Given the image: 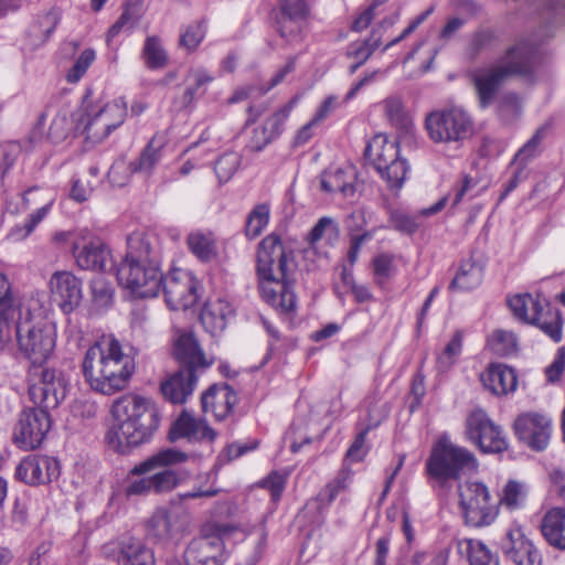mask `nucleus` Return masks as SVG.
<instances>
[{"instance_id":"f257e3e1","label":"nucleus","mask_w":565,"mask_h":565,"mask_svg":"<svg viewBox=\"0 0 565 565\" xmlns=\"http://www.w3.org/2000/svg\"><path fill=\"white\" fill-rule=\"evenodd\" d=\"M15 335L19 351L31 363L30 399L45 407H57L66 396V384L55 370L44 366L55 348L54 326L41 319L26 318L17 322Z\"/></svg>"},{"instance_id":"f03ea898","label":"nucleus","mask_w":565,"mask_h":565,"mask_svg":"<svg viewBox=\"0 0 565 565\" xmlns=\"http://www.w3.org/2000/svg\"><path fill=\"white\" fill-rule=\"evenodd\" d=\"M161 264L157 236L136 231L127 237L126 255L116 268L118 284L138 298L157 297L162 284Z\"/></svg>"},{"instance_id":"7ed1b4c3","label":"nucleus","mask_w":565,"mask_h":565,"mask_svg":"<svg viewBox=\"0 0 565 565\" xmlns=\"http://www.w3.org/2000/svg\"><path fill=\"white\" fill-rule=\"evenodd\" d=\"M117 420L105 435V441L114 451L126 455L135 447L149 443L159 428L160 412L156 404L137 394H125L111 405Z\"/></svg>"},{"instance_id":"20e7f679","label":"nucleus","mask_w":565,"mask_h":565,"mask_svg":"<svg viewBox=\"0 0 565 565\" xmlns=\"http://www.w3.org/2000/svg\"><path fill=\"white\" fill-rule=\"evenodd\" d=\"M135 359L125 353L113 335L90 345L82 361V373L89 387L104 395L125 390L135 373Z\"/></svg>"},{"instance_id":"39448f33","label":"nucleus","mask_w":565,"mask_h":565,"mask_svg":"<svg viewBox=\"0 0 565 565\" xmlns=\"http://www.w3.org/2000/svg\"><path fill=\"white\" fill-rule=\"evenodd\" d=\"M294 252L287 249L280 237L269 234L259 244L257 276L262 298L282 313L296 308V295L288 279Z\"/></svg>"},{"instance_id":"423d86ee","label":"nucleus","mask_w":565,"mask_h":565,"mask_svg":"<svg viewBox=\"0 0 565 565\" xmlns=\"http://www.w3.org/2000/svg\"><path fill=\"white\" fill-rule=\"evenodd\" d=\"M539 46L529 40L520 41L510 47L501 57L500 64L492 67L479 68L471 73L479 106L489 107L503 81L510 76L532 78L534 68L540 60Z\"/></svg>"},{"instance_id":"0eeeda50","label":"nucleus","mask_w":565,"mask_h":565,"mask_svg":"<svg viewBox=\"0 0 565 565\" xmlns=\"http://www.w3.org/2000/svg\"><path fill=\"white\" fill-rule=\"evenodd\" d=\"M126 117L127 103L124 97L104 102L95 100L90 94H86L83 98L82 113L76 119L75 131L98 143L119 128Z\"/></svg>"},{"instance_id":"6e6552de","label":"nucleus","mask_w":565,"mask_h":565,"mask_svg":"<svg viewBox=\"0 0 565 565\" xmlns=\"http://www.w3.org/2000/svg\"><path fill=\"white\" fill-rule=\"evenodd\" d=\"M218 492V489L199 487L171 498L168 507L158 508L148 520V539L158 543H166L174 539L184 531L188 523L184 503L192 499L213 498Z\"/></svg>"},{"instance_id":"1a4fd4ad","label":"nucleus","mask_w":565,"mask_h":565,"mask_svg":"<svg viewBox=\"0 0 565 565\" xmlns=\"http://www.w3.org/2000/svg\"><path fill=\"white\" fill-rule=\"evenodd\" d=\"M235 530L228 523H204L200 536L193 539L184 551L185 565H223L228 558L224 539Z\"/></svg>"},{"instance_id":"9d476101","label":"nucleus","mask_w":565,"mask_h":565,"mask_svg":"<svg viewBox=\"0 0 565 565\" xmlns=\"http://www.w3.org/2000/svg\"><path fill=\"white\" fill-rule=\"evenodd\" d=\"M472 452L447 440H440L433 449L426 468L430 477L445 486L449 480H457L461 473L477 469Z\"/></svg>"},{"instance_id":"9b49d317","label":"nucleus","mask_w":565,"mask_h":565,"mask_svg":"<svg viewBox=\"0 0 565 565\" xmlns=\"http://www.w3.org/2000/svg\"><path fill=\"white\" fill-rule=\"evenodd\" d=\"M508 306L518 320L536 326L554 342L562 340L561 313L547 302L543 305L531 294H520L508 298Z\"/></svg>"},{"instance_id":"f8f14e48","label":"nucleus","mask_w":565,"mask_h":565,"mask_svg":"<svg viewBox=\"0 0 565 565\" xmlns=\"http://www.w3.org/2000/svg\"><path fill=\"white\" fill-rule=\"evenodd\" d=\"M459 505L465 522L469 526L482 527L494 522L498 516V502L493 501L488 487L478 481L458 484Z\"/></svg>"},{"instance_id":"ddd939ff","label":"nucleus","mask_w":565,"mask_h":565,"mask_svg":"<svg viewBox=\"0 0 565 565\" xmlns=\"http://www.w3.org/2000/svg\"><path fill=\"white\" fill-rule=\"evenodd\" d=\"M430 139L435 142H460L473 130V120L466 109L451 106L431 111L425 120Z\"/></svg>"},{"instance_id":"4468645a","label":"nucleus","mask_w":565,"mask_h":565,"mask_svg":"<svg viewBox=\"0 0 565 565\" xmlns=\"http://www.w3.org/2000/svg\"><path fill=\"white\" fill-rule=\"evenodd\" d=\"M33 403L38 407L22 411L13 428V441L23 450H32L41 446L51 428V418L47 411L52 407Z\"/></svg>"},{"instance_id":"2eb2a0df","label":"nucleus","mask_w":565,"mask_h":565,"mask_svg":"<svg viewBox=\"0 0 565 565\" xmlns=\"http://www.w3.org/2000/svg\"><path fill=\"white\" fill-rule=\"evenodd\" d=\"M199 287V280L189 270L173 269L169 275H162L161 290L172 310L192 308L200 298Z\"/></svg>"},{"instance_id":"dca6fc26","label":"nucleus","mask_w":565,"mask_h":565,"mask_svg":"<svg viewBox=\"0 0 565 565\" xmlns=\"http://www.w3.org/2000/svg\"><path fill=\"white\" fill-rule=\"evenodd\" d=\"M516 439L534 451L547 448L552 431V419L541 413L525 412L516 416L513 423Z\"/></svg>"},{"instance_id":"f3484780","label":"nucleus","mask_w":565,"mask_h":565,"mask_svg":"<svg viewBox=\"0 0 565 565\" xmlns=\"http://www.w3.org/2000/svg\"><path fill=\"white\" fill-rule=\"evenodd\" d=\"M467 435L483 452H502L509 446L501 427L495 425L481 409L472 412L468 417Z\"/></svg>"},{"instance_id":"a211bd4d","label":"nucleus","mask_w":565,"mask_h":565,"mask_svg":"<svg viewBox=\"0 0 565 565\" xmlns=\"http://www.w3.org/2000/svg\"><path fill=\"white\" fill-rule=\"evenodd\" d=\"M503 555L515 565H541L542 555L519 524H511L500 540Z\"/></svg>"},{"instance_id":"6ab92c4d","label":"nucleus","mask_w":565,"mask_h":565,"mask_svg":"<svg viewBox=\"0 0 565 565\" xmlns=\"http://www.w3.org/2000/svg\"><path fill=\"white\" fill-rule=\"evenodd\" d=\"M60 476L58 461L50 456L25 457L15 469V477L30 486L45 484Z\"/></svg>"},{"instance_id":"aec40b11","label":"nucleus","mask_w":565,"mask_h":565,"mask_svg":"<svg viewBox=\"0 0 565 565\" xmlns=\"http://www.w3.org/2000/svg\"><path fill=\"white\" fill-rule=\"evenodd\" d=\"M53 300L64 313L72 312L82 300V282L68 271H57L50 279Z\"/></svg>"},{"instance_id":"412c9836","label":"nucleus","mask_w":565,"mask_h":565,"mask_svg":"<svg viewBox=\"0 0 565 565\" xmlns=\"http://www.w3.org/2000/svg\"><path fill=\"white\" fill-rule=\"evenodd\" d=\"M291 109L292 102L275 111L262 126L254 128L247 147L253 151L259 152L277 139L284 130V125Z\"/></svg>"},{"instance_id":"4be33fe9","label":"nucleus","mask_w":565,"mask_h":565,"mask_svg":"<svg viewBox=\"0 0 565 565\" xmlns=\"http://www.w3.org/2000/svg\"><path fill=\"white\" fill-rule=\"evenodd\" d=\"M174 356L181 365L180 370H191L194 374L199 370L207 369L212 362L207 361L196 339L191 333H182L174 343Z\"/></svg>"},{"instance_id":"5701e85b","label":"nucleus","mask_w":565,"mask_h":565,"mask_svg":"<svg viewBox=\"0 0 565 565\" xmlns=\"http://www.w3.org/2000/svg\"><path fill=\"white\" fill-rule=\"evenodd\" d=\"M74 256L77 265L85 270L106 271L108 267L113 268L110 250L98 239L90 241L82 247L76 244Z\"/></svg>"},{"instance_id":"b1692460","label":"nucleus","mask_w":565,"mask_h":565,"mask_svg":"<svg viewBox=\"0 0 565 565\" xmlns=\"http://www.w3.org/2000/svg\"><path fill=\"white\" fill-rule=\"evenodd\" d=\"M198 375L191 370H179L160 385L163 397L172 404H183L192 395Z\"/></svg>"},{"instance_id":"393cba45","label":"nucleus","mask_w":565,"mask_h":565,"mask_svg":"<svg viewBox=\"0 0 565 565\" xmlns=\"http://www.w3.org/2000/svg\"><path fill=\"white\" fill-rule=\"evenodd\" d=\"M214 431L202 420L194 418L188 411H183L173 422L169 430V439L175 441L185 438L189 441H198L202 439H214Z\"/></svg>"},{"instance_id":"a878e982","label":"nucleus","mask_w":565,"mask_h":565,"mask_svg":"<svg viewBox=\"0 0 565 565\" xmlns=\"http://www.w3.org/2000/svg\"><path fill=\"white\" fill-rule=\"evenodd\" d=\"M310 10L279 9L275 28L278 34L288 43L298 42L308 25Z\"/></svg>"},{"instance_id":"bb28decb","label":"nucleus","mask_w":565,"mask_h":565,"mask_svg":"<svg viewBox=\"0 0 565 565\" xmlns=\"http://www.w3.org/2000/svg\"><path fill=\"white\" fill-rule=\"evenodd\" d=\"M238 402L236 392L227 384L212 385L201 397L202 407L206 411L213 407L218 420H223Z\"/></svg>"},{"instance_id":"cd10ccee","label":"nucleus","mask_w":565,"mask_h":565,"mask_svg":"<svg viewBox=\"0 0 565 565\" xmlns=\"http://www.w3.org/2000/svg\"><path fill=\"white\" fill-rule=\"evenodd\" d=\"M233 317V306L223 298L207 301L201 311V321L213 335L223 332Z\"/></svg>"},{"instance_id":"c85d7f7f","label":"nucleus","mask_w":565,"mask_h":565,"mask_svg":"<svg viewBox=\"0 0 565 565\" xmlns=\"http://www.w3.org/2000/svg\"><path fill=\"white\" fill-rule=\"evenodd\" d=\"M399 146L396 140H391L383 134L375 135L366 145L364 156L380 173L386 171L388 166L384 162L388 159H398Z\"/></svg>"},{"instance_id":"c756f323","label":"nucleus","mask_w":565,"mask_h":565,"mask_svg":"<svg viewBox=\"0 0 565 565\" xmlns=\"http://www.w3.org/2000/svg\"><path fill=\"white\" fill-rule=\"evenodd\" d=\"M484 388L494 395H504L513 392L518 385L513 369L501 364H491L480 376Z\"/></svg>"},{"instance_id":"7c9ffc66","label":"nucleus","mask_w":565,"mask_h":565,"mask_svg":"<svg viewBox=\"0 0 565 565\" xmlns=\"http://www.w3.org/2000/svg\"><path fill=\"white\" fill-rule=\"evenodd\" d=\"M541 532L550 545L565 550V508H552L542 519Z\"/></svg>"},{"instance_id":"2f4dec72","label":"nucleus","mask_w":565,"mask_h":565,"mask_svg":"<svg viewBox=\"0 0 565 565\" xmlns=\"http://www.w3.org/2000/svg\"><path fill=\"white\" fill-rule=\"evenodd\" d=\"M61 20V12L56 8L39 14L26 31L30 45L34 49L43 45L56 29Z\"/></svg>"},{"instance_id":"473e14b6","label":"nucleus","mask_w":565,"mask_h":565,"mask_svg":"<svg viewBox=\"0 0 565 565\" xmlns=\"http://www.w3.org/2000/svg\"><path fill=\"white\" fill-rule=\"evenodd\" d=\"M119 565H154L153 552L140 540L128 539L120 542L117 556Z\"/></svg>"},{"instance_id":"72a5a7b5","label":"nucleus","mask_w":565,"mask_h":565,"mask_svg":"<svg viewBox=\"0 0 565 565\" xmlns=\"http://www.w3.org/2000/svg\"><path fill=\"white\" fill-rule=\"evenodd\" d=\"M214 77L203 67L191 68L185 77L186 87L181 97L183 107H190L199 96H202L207 85L212 83Z\"/></svg>"},{"instance_id":"f704fd0d","label":"nucleus","mask_w":565,"mask_h":565,"mask_svg":"<svg viewBox=\"0 0 565 565\" xmlns=\"http://www.w3.org/2000/svg\"><path fill=\"white\" fill-rule=\"evenodd\" d=\"M458 552L466 555L470 565H499V557L484 543L472 539H462L457 543Z\"/></svg>"},{"instance_id":"c9c22d12","label":"nucleus","mask_w":565,"mask_h":565,"mask_svg":"<svg viewBox=\"0 0 565 565\" xmlns=\"http://www.w3.org/2000/svg\"><path fill=\"white\" fill-rule=\"evenodd\" d=\"M186 244L191 253L203 263L211 262L217 255L216 242L210 232L195 231L190 233Z\"/></svg>"},{"instance_id":"e433bc0d","label":"nucleus","mask_w":565,"mask_h":565,"mask_svg":"<svg viewBox=\"0 0 565 565\" xmlns=\"http://www.w3.org/2000/svg\"><path fill=\"white\" fill-rule=\"evenodd\" d=\"M186 459L188 455L183 451L172 448L163 449L153 455L152 457L148 458L147 460L142 461L141 463L135 466L131 469V475H145L158 467L184 462Z\"/></svg>"},{"instance_id":"4c0bfd02","label":"nucleus","mask_w":565,"mask_h":565,"mask_svg":"<svg viewBox=\"0 0 565 565\" xmlns=\"http://www.w3.org/2000/svg\"><path fill=\"white\" fill-rule=\"evenodd\" d=\"M483 279L482 268L475 263L463 262L449 285L451 291H468L477 288Z\"/></svg>"},{"instance_id":"58836bf2","label":"nucleus","mask_w":565,"mask_h":565,"mask_svg":"<svg viewBox=\"0 0 565 565\" xmlns=\"http://www.w3.org/2000/svg\"><path fill=\"white\" fill-rule=\"evenodd\" d=\"M385 414L379 413L375 407L369 408L367 424L355 436L354 441L347 451V457L352 461H360L366 454L364 444L370 430L376 428L384 419Z\"/></svg>"},{"instance_id":"ea45409f","label":"nucleus","mask_w":565,"mask_h":565,"mask_svg":"<svg viewBox=\"0 0 565 565\" xmlns=\"http://www.w3.org/2000/svg\"><path fill=\"white\" fill-rule=\"evenodd\" d=\"M380 44L381 34L373 40L369 38L350 43L347 47V56L355 60V62L349 67V74H354L371 57Z\"/></svg>"},{"instance_id":"a19ab883","label":"nucleus","mask_w":565,"mask_h":565,"mask_svg":"<svg viewBox=\"0 0 565 565\" xmlns=\"http://www.w3.org/2000/svg\"><path fill=\"white\" fill-rule=\"evenodd\" d=\"M320 188L328 193L341 192L344 196H351L355 192L352 178H347L342 170L324 172L320 179Z\"/></svg>"},{"instance_id":"79ce46f5","label":"nucleus","mask_w":565,"mask_h":565,"mask_svg":"<svg viewBox=\"0 0 565 565\" xmlns=\"http://www.w3.org/2000/svg\"><path fill=\"white\" fill-rule=\"evenodd\" d=\"M142 56L149 70L163 68L168 63V54L161 44L160 38L157 35L146 38Z\"/></svg>"},{"instance_id":"37998d69","label":"nucleus","mask_w":565,"mask_h":565,"mask_svg":"<svg viewBox=\"0 0 565 565\" xmlns=\"http://www.w3.org/2000/svg\"><path fill=\"white\" fill-rule=\"evenodd\" d=\"M547 127L541 126L536 129L535 134L527 140L514 154L512 160V164L516 163L518 166H523L526 168L527 163L535 159L540 152V146L543 139L546 136Z\"/></svg>"},{"instance_id":"c03bdc74","label":"nucleus","mask_w":565,"mask_h":565,"mask_svg":"<svg viewBox=\"0 0 565 565\" xmlns=\"http://www.w3.org/2000/svg\"><path fill=\"white\" fill-rule=\"evenodd\" d=\"M206 28L203 21H194L180 30L179 47L188 53L194 52L204 40Z\"/></svg>"},{"instance_id":"a18cd8bd","label":"nucleus","mask_w":565,"mask_h":565,"mask_svg":"<svg viewBox=\"0 0 565 565\" xmlns=\"http://www.w3.org/2000/svg\"><path fill=\"white\" fill-rule=\"evenodd\" d=\"M384 166H388L387 170L379 174L386 181L388 188L399 190L409 170L407 161L398 154V159H388L384 162Z\"/></svg>"},{"instance_id":"49530a36","label":"nucleus","mask_w":565,"mask_h":565,"mask_svg":"<svg viewBox=\"0 0 565 565\" xmlns=\"http://www.w3.org/2000/svg\"><path fill=\"white\" fill-rule=\"evenodd\" d=\"M462 351V332L456 331L444 351L437 356L439 372H447L456 362Z\"/></svg>"},{"instance_id":"de8ad7c7","label":"nucleus","mask_w":565,"mask_h":565,"mask_svg":"<svg viewBox=\"0 0 565 565\" xmlns=\"http://www.w3.org/2000/svg\"><path fill=\"white\" fill-rule=\"evenodd\" d=\"M269 221V206L267 204L256 205L247 216L245 233L249 238L260 235Z\"/></svg>"},{"instance_id":"09e8293b","label":"nucleus","mask_w":565,"mask_h":565,"mask_svg":"<svg viewBox=\"0 0 565 565\" xmlns=\"http://www.w3.org/2000/svg\"><path fill=\"white\" fill-rule=\"evenodd\" d=\"M161 160L159 148H154L150 142L140 153L139 158L129 163V170L132 173L150 174L156 164Z\"/></svg>"},{"instance_id":"8fccbe9b","label":"nucleus","mask_w":565,"mask_h":565,"mask_svg":"<svg viewBox=\"0 0 565 565\" xmlns=\"http://www.w3.org/2000/svg\"><path fill=\"white\" fill-rule=\"evenodd\" d=\"M490 350L501 356H507L516 350V337L513 332L497 330L488 340Z\"/></svg>"},{"instance_id":"3c124183","label":"nucleus","mask_w":565,"mask_h":565,"mask_svg":"<svg viewBox=\"0 0 565 565\" xmlns=\"http://www.w3.org/2000/svg\"><path fill=\"white\" fill-rule=\"evenodd\" d=\"M384 111L388 121L397 128H406L409 119L399 97L391 96L383 100Z\"/></svg>"},{"instance_id":"603ef678","label":"nucleus","mask_w":565,"mask_h":565,"mask_svg":"<svg viewBox=\"0 0 565 565\" xmlns=\"http://www.w3.org/2000/svg\"><path fill=\"white\" fill-rule=\"evenodd\" d=\"M349 480V471L341 470L338 476L326 484V487L318 493L317 500L321 504H330L334 501L338 494L347 488Z\"/></svg>"},{"instance_id":"864d4df0","label":"nucleus","mask_w":565,"mask_h":565,"mask_svg":"<svg viewBox=\"0 0 565 565\" xmlns=\"http://www.w3.org/2000/svg\"><path fill=\"white\" fill-rule=\"evenodd\" d=\"M526 491L522 483L518 481H509L503 489V497L499 503L510 510H515L524 505Z\"/></svg>"},{"instance_id":"5fc2aeb1","label":"nucleus","mask_w":565,"mask_h":565,"mask_svg":"<svg viewBox=\"0 0 565 565\" xmlns=\"http://www.w3.org/2000/svg\"><path fill=\"white\" fill-rule=\"evenodd\" d=\"M241 163V158L235 152L222 154L215 162V173L220 183L227 182L236 172Z\"/></svg>"},{"instance_id":"6e6d98bb","label":"nucleus","mask_w":565,"mask_h":565,"mask_svg":"<svg viewBox=\"0 0 565 565\" xmlns=\"http://www.w3.org/2000/svg\"><path fill=\"white\" fill-rule=\"evenodd\" d=\"M339 227L332 217L323 216L318 220L307 236L310 246H315L324 235L337 237Z\"/></svg>"},{"instance_id":"4d7b16f0","label":"nucleus","mask_w":565,"mask_h":565,"mask_svg":"<svg viewBox=\"0 0 565 565\" xmlns=\"http://www.w3.org/2000/svg\"><path fill=\"white\" fill-rule=\"evenodd\" d=\"M92 296L95 305L98 307H107L114 295V289L109 281L104 277H97L90 282Z\"/></svg>"},{"instance_id":"13d9d810","label":"nucleus","mask_w":565,"mask_h":565,"mask_svg":"<svg viewBox=\"0 0 565 565\" xmlns=\"http://www.w3.org/2000/svg\"><path fill=\"white\" fill-rule=\"evenodd\" d=\"M151 478L152 492L154 493H164L173 490L178 487L180 479L178 475L170 469H164L163 471L157 472Z\"/></svg>"},{"instance_id":"bf43d9fd","label":"nucleus","mask_w":565,"mask_h":565,"mask_svg":"<svg viewBox=\"0 0 565 565\" xmlns=\"http://www.w3.org/2000/svg\"><path fill=\"white\" fill-rule=\"evenodd\" d=\"M94 60L95 52L92 49L84 50L75 61L73 67L68 71L66 75L67 82L77 83L86 73Z\"/></svg>"},{"instance_id":"052dcab7","label":"nucleus","mask_w":565,"mask_h":565,"mask_svg":"<svg viewBox=\"0 0 565 565\" xmlns=\"http://www.w3.org/2000/svg\"><path fill=\"white\" fill-rule=\"evenodd\" d=\"M21 148L17 142H9L0 146V179L3 180L6 174L15 163Z\"/></svg>"},{"instance_id":"680f3d73","label":"nucleus","mask_w":565,"mask_h":565,"mask_svg":"<svg viewBox=\"0 0 565 565\" xmlns=\"http://www.w3.org/2000/svg\"><path fill=\"white\" fill-rule=\"evenodd\" d=\"M390 224L395 231L408 235L415 233L419 226L415 216L398 211L392 212Z\"/></svg>"},{"instance_id":"e2e57ef3","label":"nucleus","mask_w":565,"mask_h":565,"mask_svg":"<svg viewBox=\"0 0 565 565\" xmlns=\"http://www.w3.org/2000/svg\"><path fill=\"white\" fill-rule=\"evenodd\" d=\"M14 316L15 309L12 306L10 284L3 275H0V317L7 318Z\"/></svg>"},{"instance_id":"0e129e2a","label":"nucleus","mask_w":565,"mask_h":565,"mask_svg":"<svg viewBox=\"0 0 565 565\" xmlns=\"http://www.w3.org/2000/svg\"><path fill=\"white\" fill-rule=\"evenodd\" d=\"M262 487L270 492L273 501H278L286 487V477L274 471L263 480Z\"/></svg>"},{"instance_id":"69168bd1","label":"nucleus","mask_w":565,"mask_h":565,"mask_svg":"<svg viewBox=\"0 0 565 565\" xmlns=\"http://www.w3.org/2000/svg\"><path fill=\"white\" fill-rule=\"evenodd\" d=\"M135 25L134 17L128 8H126L118 20L109 28L107 32V42L109 43L120 32H129Z\"/></svg>"},{"instance_id":"338daca9","label":"nucleus","mask_w":565,"mask_h":565,"mask_svg":"<svg viewBox=\"0 0 565 565\" xmlns=\"http://www.w3.org/2000/svg\"><path fill=\"white\" fill-rule=\"evenodd\" d=\"M392 257L381 254L373 259V271L376 282L382 285L391 277Z\"/></svg>"},{"instance_id":"774afa93","label":"nucleus","mask_w":565,"mask_h":565,"mask_svg":"<svg viewBox=\"0 0 565 565\" xmlns=\"http://www.w3.org/2000/svg\"><path fill=\"white\" fill-rule=\"evenodd\" d=\"M525 167L518 166L513 175L509 179V181L503 185V191L499 196V203L508 198V195L518 188L520 182L524 181L527 178V173L525 171Z\"/></svg>"}]
</instances>
